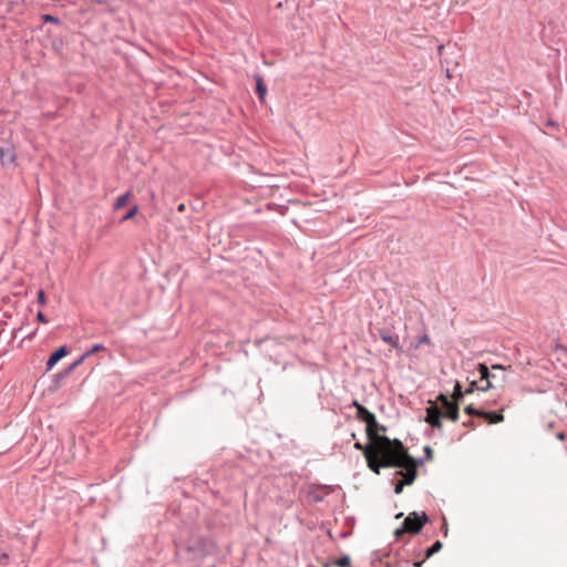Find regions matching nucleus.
<instances>
[{"mask_svg": "<svg viewBox=\"0 0 567 567\" xmlns=\"http://www.w3.org/2000/svg\"><path fill=\"white\" fill-rule=\"evenodd\" d=\"M423 343H425V344H430L431 343V339H430V337L426 333L419 338L417 343H416L415 347L417 348V347H420Z\"/></svg>", "mask_w": 567, "mask_h": 567, "instance_id": "22", "label": "nucleus"}, {"mask_svg": "<svg viewBox=\"0 0 567 567\" xmlns=\"http://www.w3.org/2000/svg\"><path fill=\"white\" fill-rule=\"evenodd\" d=\"M38 303L40 306L45 305V295H44L43 290L38 291Z\"/></svg>", "mask_w": 567, "mask_h": 567, "instance_id": "24", "label": "nucleus"}, {"mask_svg": "<svg viewBox=\"0 0 567 567\" xmlns=\"http://www.w3.org/2000/svg\"><path fill=\"white\" fill-rule=\"evenodd\" d=\"M437 401L441 403V406L431 405L426 409L425 422L429 423L434 429H441L442 416L447 417L452 421H457L458 405L452 402L445 394H440L437 396Z\"/></svg>", "mask_w": 567, "mask_h": 567, "instance_id": "2", "label": "nucleus"}, {"mask_svg": "<svg viewBox=\"0 0 567 567\" xmlns=\"http://www.w3.org/2000/svg\"><path fill=\"white\" fill-rule=\"evenodd\" d=\"M130 196H131L130 192H126L123 195L118 196L114 203V209L115 210L121 209L126 204Z\"/></svg>", "mask_w": 567, "mask_h": 567, "instance_id": "13", "label": "nucleus"}, {"mask_svg": "<svg viewBox=\"0 0 567 567\" xmlns=\"http://www.w3.org/2000/svg\"><path fill=\"white\" fill-rule=\"evenodd\" d=\"M482 417L487 420V422L491 423V424H496V423H499V422H502L504 420V415L502 414V412H486V411H483L482 412Z\"/></svg>", "mask_w": 567, "mask_h": 567, "instance_id": "11", "label": "nucleus"}, {"mask_svg": "<svg viewBox=\"0 0 567 567\" xmlns=\"http://www.w3.org/2000/svg\"><path fill=\"white\" fill-rule=\"evenodd\" d=\"M177 209H178V212H184L185 210V204H179Z\"/></svg>", "mask_w": 567, "mask_h": 567, "instance_id": "31", "label": "nucleus"}, {"mask_svg": "<svg viewBox=\"0 0 567 567\" xmlns=\"http://www.w3.org/2000/svg\"><path fill=\"white\" fill-rule=\"evenodd\" d=\"M378 450L383 457L384 467L404 468L405 473L398 471L396 474H402L401 480L404 485H410L416 477V461L409 455L403 444L399 440H390L388 436H380Z\"/></svg>", "mask_w": 567, "mask_h": 567, "instance_id": "1", "label": "nucleus"}, {"mask_svg": "<svg viewBox=\"0 0 567 567\" xmlns=\"http://www.w3.org/2000/svg\"><path fill=\"white\" fill-rule=\"evenodd\" d=\"M492 368H493V369H501V370L503 369V367H502V365H498V364H494Z\"/></svg>", "mask_w": 567, "mask_h": 567, "instance_id": "33", "label": "nucleus"}, {"mask_svg": "<svg viewBox=\"0 0 567 567\" xmlns=\"http://www.w3.org/2000/svg\"><path fill=\"white\" fill-rule=\"evenodd\" d=\"M357 415L367 424V435L370 440L375 439V436H380L375 433L379 425L375 415L372 412H370L365 406H359Z\"/></svg>", "mask_w": 567, "mask_h": 567, "instance_id": "5", "label": "nucleus"}, {"mask_svg": "<svg viewBox=\"0 0 567 567\" xmlns=\"http://www.w3.org/2000/svg\"><path fill=\"white\" fill-rule=\"evenodd\" d=\"M86 359V357H84V353L79 358L76 359L64 372H63V375H68L69 373H71L73 370H75L80 364H82L84 362V360Z\"/></svg>", "mask_w": 567, "mask_h": 567, "instance_id": "15", "label": "nucleus"}, {"mask_svg": "<svg viewBox=\"0 0 567 567\" xmlns=\"http://www.w3.org/2000/svg\"><path fill=\"white\" fill-rule=\"evenodd\" d=\"M37 319H38V321H40V322H42V323H47V322H48V320H47L45 316H44L41 311H39V312L37 313Z\"/></svg>", "mask_w": 567, "mask_h": 567, "instance_id": "27", "label": "nucleus"}, {"mask_svg": "<svg viewBox=\"0 0 567 567\" xmlns=\"http://www.w3.org/2000/svg\"><path fill=\"white\" fill-rule=\"evenodd\" d=\"M429 522V516L426 513H417L413 512L410 513L406 518L404 519L402 527L398 528L394 532L395 537H400L401 535L405 533L410 534H419L424 526Z\"/></svg>", "mask_w": 567, "mask_h": 567, "instance_id": "3", "label": "nucleus"}, {"mask_svg": "<svg viewBox=\"0 0 567 567\" xmlns=\"http://www.w3.org/2000/svg\"><path fill=\"white\" fill-rule=\"evenodd\" d=\"M443 532H444L445 535L447 534V525L446 524H444Z\"/></svg>", "mask_w": 567, "mask_h": 567, "instance_id": "34", "label": "nucleus"}, {"mask_svg": "<svg viewBox=\"0 0 567 567\" xmlns=\"http://www.w3.org/2000/svg\"><path fill=\"white\" fill-rule=\"evenodd\" d=\"M105 350V347L103 343H96L91 349L84 352V357L89 358L93 353H96L99 351Z\"/></svg>", "mask_w": 567, "mask_h": 567, "instance_id": "16", "label": "nucleus"}, {"mask_svg": "<svg viewBox=\"0 0 567 567\" xmlns=\"http://www.w3.org/2000/svg\"><path fill=\"white\" fill-rule=\"evenodd\" d=\"M464 395H466L465 391L463 392L460 382H456L454 385V391H453V395H452L453 400H451V401L457 404V401L463 399Z\"/></svg>", "mask_w": 567, "mask_h": 567, "instance_id": "12", "label": "nucleus"}, {"mask_svg": "<svg viewBox=\"0 0 567 567\" xmlns=\"http://www.w3.org/2000/svg\"><path fill=\"white\" fill-rule=\"evenodd\" d=\"M424 560L415 561L413 564L414 567H421L423 565Z\"/></svg>", "mask_w": 567, "mask_h": 567, "instance_id": "30", "label": "nucleus"}, {"mask_svg": "<svg viewBox=\"0 0 567 567\" xmlns=\"http://www.w3.org/2000/svg\"><path fill=\"white\" fill-rule=\"evenodd\" d=\"M42 19H43V21H45V22H52V23H55V24L60 23V20H59L56 17L51 16V14H44V16L42 17Z\"/></svg>", "mask_w": 567, "mask_h": 567, "instance_id": "23", "label": "nucleus"}, {"mask_svg": "<svg viewBox=\"0 0 567 567\" xmlns=\"http://www.w3.org/2000/svg\"><path fill=\"white\" fill-rule=\"evenodd\" d=\"M380 338L382 339V341L390 344L391 347H393L395 349L400 348L399 337L394 336L391 331H389V330L380 331Z\"/></svg>", "mask_w": 567, "mask_h": 567, "instance_id": "10", "label": "nucleus"}, {"mask_svg": "<svg viewBox=\"0 0 567 567\" xmlns=\"http://www.w3.org/2000/svg\"><path fill=\"white\" fill-rule=\"evenodd\" d=\"M443 49H444V47H443V45H440V47H439V51H440V53H442V50H443Z\"/></svg>", "mask_w": 567, "mask_h": 567, "instance_id": "35", "label": "nucleus"}, {"mask_svg": "<svg viewBox=\"0 0 567 567\" xmlns=\"http://www.w3.org/2000/svg\"><path fill=\"white\" fill-rule=\"evenodd\" d=\"M424 452L426 453L427 458L432 457V449L430 446H425Z\"/></svg>", "mask_w": 567, "mask_h": 567, "instance_id": "28", "label": "nucleus"}, {"mask_svg": "<svg viewBox=\"0 0 567 567\" xmlns=\"http://www.w3.org/2000/svg\"><path fill=\"white\" fill-rule=\"evenodd\" d=\"M465 412H466L468 415H475V416H480V417H482V412H483V410L475 409L473 405H467V406L465 408Z\"/></svg>", "mask_w": 567, "mask_h": 567, "instance_id": "18", "label": "nucleus"}, {"mask_svg": "<svg viewBox=\"0 0 567 567\" xmlns=\"http://www.w3.org/2000/svg\"><path fill=\"white\" fill-rule=\"evenodd\" d=\"M257 93H258V96L260 100H264V97L267 93V89L264 85L261 79H258V81H257Z\"/></svg>", "mask_w": 567, "mask_h": 567, "instance_id": "17", "label": "nucleus"}, {"mask_svg": "<svg viewBox=\"0 0 567 567\" xmlns=\"http://www.w3.org/2000/svg\"><path fill=\"white\" fill-rule=\"evenodd\" d=\"M379 437L380 436H375V439L372 440L374 442L373 446L368 445L364 450V456L367 458L368 466L371 471H373L377 474L380 473L381 467H384L383 457L378 450Z\"/></svg>", "mask_w": 567, "mask_h": 567, "instance_id": "4", "label": "nucleus"}, {"mask_svg": "<svg viewBox=\"0 0 567 567\" xmlns=\"http://www.w3.org/2000/svg\"><path fill=\"white\" fill-rule=\"evenodd\" d=\"M353 406L357 408V411L359 410V406H362L358 401H353Z\"/></svg>", "mask_w": 567, "mask_h": 567, "instance_id": "32", "label": "nucleus"}, {"mask_svg": "<svg viewBox=\"0 0 567 567\" xmlns=\"http://www.w3.org/2000/svg\"><path fill=\"white\" fill-rule=\"evenodd\" d=\"M481 385H478L477 381L474 380L470 383V386L465 390L466 394L473 393L475 390L482 391Z\"/></svg>", "mask_w": 567, "mask_h": 567, "instance_id": "20", "label": "nucleus"}, {"mask_svg": "<svg viewBox=\"0 0 567 567\" xmlns=\"http://www.w3.org/2000/svg\"><path fill=\"white\" fill-rule=\"evenodd\" d=\"M443 545L440 540H436L430 548H427L425 553V559L430 558L434 554L439 553L442 549Z\"/></svg>", "mask_w": 567, "mask_h": 567, "instance_id": "14", "label": "nucleus"}, {"mask_svg": "<svg viewBox=\"0 0 567 567\" xmlns=\"http://www.w3.org/2000/svg\"><path fill=\"white\" fill-rule=\"evenodd\" d=\"M9 556L7 553L0 550V565H4L8 563Z\"/></svg>", "mask_w": 567, "mask_h": 567, "instance_id": "25", "label": "nucleus"}, {"mask_svg": "<svg viewBox=\"0 0 567 567\" xmlns=\"http://www.w3.org/2000/svg\"><path fill=\"white\" fill-rule=\"evenodd\" d=\"M404 483H402L401 481H399L396 484H395V487H394V493L395 494H400L402 491H403V487H404Z\"/></svg>", "mask_w": 567, "mask_h": 567, "instance_id": "26", "label": "nucleus"}, {"mask_svg": "<svg viewBox=\"0 0 567 567\" xmlns=\"http://www.w3.org/2000/svg\"><path fill=\"white\" fill-rule=\"evenodd\" d=\"M68 354V348L65 346L60 347L55 350L47 361V370L50 371L53 367Z\"/></svg>", "mask_w": 567, "mask_h": 567, "instance_id": "8", "label": "nucleus"}, {"mask_svg": "<svg viewBox=\"0 0 567 567\" xmlns=\"http://www.w3.org/2000/svg\"><path fill=\"white\" fill-rule=\"evenodd\" d=\"M337 566L339 567H348L350 565V557L349 556H343V557H340L337 561H336Z\"/></svg>", "mask_w": 567, "mask_h": 567, "instance_id": "21", "label": "nucleus"}, {"mask_svg": "<svg viewBox=\"0 0 567 567\" xmlns=\"http://www.w3.org/2000/svg\"><path fill=\"white\" fill-rule=\"evenodd\" d=\"M188 551H193L196 557H205L216 554L217 546L213 540L202 538L195 546H189Z\"/></svg>", "mask_w": 567, "mask_h": 567, "instance_id": "6", "label": "nucleus"}, {"mask_svg": "<svg viewBox=\"0 0 567 567\" xmlns=\"http://www.w3.org/2000/svg\"><path fill=\"white\" fill-rule=\"evenodd\" d=\"M367 446H368V445L363 446V445H362L361 443H359V442H357V443L354 444V447H355L357 450H361V451H363V452H364V450H365V447H367Z\"/></svg>", "mask_w": 567, "mask_h": 567, "instance_id": "29", "label": "nucleus"}, {"mask_svg": "<svg viewBox=\"0 0 567 567\" xmlns=\"http://www.w3.org/2000/svg\"><path fill=\"white\" fill-rule=\"evenodd\" d=\"M478 373H480V381L484 382V384H481V390L486 391L488 389L495 388L493 380L495 379V374L489 372V369L487 365L481 363L478 364Z\"/></svg>", "mask_w": 567, "mask_h": 567, "instance_id": "7", "label": "nucleus"}, {"mask_svg": "<svg viewBox=\"0 0 567 567\" xmlns=\"http://www.w3.org/2000/svg\"><path fill=\"white\" fill-rule=\"evenodd\" d=\"M138 212L137 205H134L122 218V220H128L133 218Z\"/></svg>", "mask_w": 567, "mask_h": 567, "instance_id": "19", "label": "nucleus"}, {"mask_svg": "<svg viewBox=\"0 0 567 567\" xmlns=\"http://www.w3.org/2000/svg\"><path fill=\"white\" fill-rule=\"evenodd\" d=\"M17 154L13 148H4L0 151V161L2 166L9 167L16 164Z\"/></svg>", "mask_w": 567, "mask_h": 567, "instance_id": "9", "label": "nucleus"}]
</instances>
